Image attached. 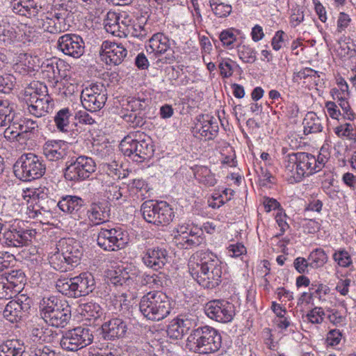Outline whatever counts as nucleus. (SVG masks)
Masks as SVG:
<instances>
[{
	"label": "nucleus",
	"mask_w": 356,
	"mask_h": 356,
	"mask_svg": "<svg viewBox=\"0 0 356 356\" xmlns=\"http://www.w3.org/2000/svg\"><path fill=\"white\" fill-rule=\"evenodd\" d=\"M81 100L83 106L87 111H99L107 100L106 89L102 83H92L82 90Z\"/></svg>",
	"instance_id": "f8f14e48"
},
{
	"label": "nucleus",
	"mask_w": 356,
	"mask_h": 356,
	"mask_svg": "<svg viewBox=\"0 0 356 356\" xmlns=\"http://www.w3.org/2000/svg\"><path fill=\"white\" fill-rule=\"evenodd\" d=\"M308 259L311 268H318L327 261V256L323 249L316 248L309 254Z\"/></svg>",
	"instance_id": "37998d69"
},
{
	"label": "nucleus",
	"mask_w": 356,
	"mask_h": 356,
	"mask_svg": "<svg viewBox=\"0 0 356 356\" xmlns=\"http://www.w3.org/2000/svg\"><path fill=\"white\" fill-rule=\"evenodd\" d=\"M203 241V238L200 235H186L181 236V238H178L179 243L182 245L183 248L188 249L193 247H197L200 245Z\"/></svg>",
	"instance_id": "864d4df0"
},
{
	"label": "nucleus",
	"mask_w": 356,
	"mask_h": 356,
	"mask_svg": "<svg viewBox=\"0 0 356 356\" xmlns=\"http://www.w3.org/2000/svg\"><path fill=\"white\" fill-rule=\"evenodd\" d=\"M19 291V287L15 289L10 283L6 280L0 281V299L11 298L15 293Z\"/></svg>",
	"instance_id": "13d9d810"
},
{
	"label": "nucleus",
	"mask_w": 356,
	"mask_h": 356,
	"mask_svg": "<svg viewBox=\"0 0 356 356\" xmlns=\"http://www.w3.org/2000/svg\"><path fill=\"white\" fill-rule=\"evenodd\" d=\"M46 165L41 157L33 153L23 154L14 165L15 176L22 181H29L42 177Z\"/></svg>",
	"instance_id": "6e6552de"
},
{
	"label": "nucleus",
	"mask_w": 356,
	"mask_h": 356,
	"mask_svg": "<svg viewBox=\"0 0 356 356\" xmlns=\"http://www.w3.org/2000/svg\"><path fill=\"white\" fill-rule=\"evenodd\" d=\"M232 63H234L231 59L226 58L222 59L218 65L220 74L224 78L230 77L234 72Z\"/></svg>",
	"instance_id": "69168bd1"
},
{
	"label": "nucleus",
	"mask_w": 356,
	"mask_h": 356,
	"mask_svg": "<svg viewBox=\"0 0 356 356\" xmlns=\"http://www.w3.org/2000/svg\"><path fill=\"white\" fill-rule=\"evenodd\" d=\"M140 211L146 222L157 226L168 225L175 216L171 206L165 201H145Z\"/></svg>",
	"instance_id": "1a4fd4ad"
},
{
	"label": "nucleus",
	"mask_w": 356,
	"mask_h": 356,
	"mask_svg": "<svg viewBox=\"0 0 356 356\" xmlns=\"http://www.w3.org/2000/svg\"><path fill=\"white\" fill-rule=\"evenodd\" d=\"M317 75V71L310 68L305 67L299 72H295L293 76V81L294 82H298L300 80L306 79L308 78H312V76H315Z\"/></svg>",
	"instance_id": "338daca9"
},
{
	"label": "nucleus",
	"mask_w": 356,
	"mask_h": 356,
	"mask_svg": "<svg viewBox=\"0 0 356 356\" xmlns=\"http://www.w3.org/2000/svg\"><path fill=\"white\" fill-rule=\"evenodd\" d=\"M20 124L14 122V120L8 124V127L4 131V137L8 140H19L18 138L20 137L23 132L20 130Z\"/></svg>",
	"instance_id": "603ef678"
},
{
	"label": "nucleus",
	"mask_w": 356,
	"mask_h": 356,
	"mask_svg": "<svg viewBox=\"0 0 356 356\" xmlns=\"http://www.w3.org/2000/svg\"><path fill=\"white\" fill-rule=\"evenodd\" d=\"M42 73L44 77H46L49 81H56V82L58 81V79L61 77H64V74H60V70L58 67V64L57 62H47V63H44L42 65Z\"/></svg>",
	"instance_id": "79ce46f5"
},
{
	"label": "nucleus",
	"mask_w": 356,
	"mask_h": 356,
	"mask_svg": "<svg viewBox=\"0 0 356 356\" xmlns=\"http://www.w3.org/2000/svg\"><path fill=\"white\" fill-rule=\"evenodd\" d=\"M11 3L14 12L23 16L36 18L42 13V7L34 0H12Z\"/></svg>",
	"instance_id": "bb28decb"
},
{
	"label": "nucleus",
	"mask_w": 356,
	"mask_h": 356,
	"mask_svg": "<svg viewBox=\"0 0 356 356\" xmlns=\"http://www.w3.org/2000/svg\"><path fill=\"white\" fill-rule=\"evenodd\" d=\"M108 17L111 20L112 19H114L115 21L113 23L107 22L105 24L106 29L108 32H111L114 33L115 31H119V29L121 28L120 23H122V24H126V22L124 20H121V18L116 15L115 13H111L108 14Z\"/></svg>",
	"instance_id": "680f3d73"
},
{
	"label": "nucleus",
	"mask_w": 356,
	"mask_h": 356,
	"mask_svg": "<svg viewBox=\"0 0 356 356\" xmlns=\"http://www.w3.org/2000/svg\"><path fill=\"white\" fill-rule=\"evenodd\" d=\"M110 284L113 286H129L131 284L134 280L137 278V276H134V274L131 275H129V273L126 270H111L108 273Z\"/></svg>",
	"instance_id": "473e14b6"
},
{
	"label": "nucleus",
	"mask_w": 356,
	"mask_h": 356,
	"mask_svg": "<svg viewBox=\"0 0 356 356\" xmlns=\"http://www.w3.org/2000/svg\"><path fill=\"white\" fill-rule=\"evenodd\" d=\"M333 259L341 267L347 268L352 264L351 257L345 250L336 252L333 254Z\"/></svg>",
	"instance_id": "052dcab7"
},
{
	"label": "nucleus",
	"mask_w": 356,
	"mask_h": 356,
	"mask_svg": "<svg viewBox=\"0 0 356 356\" xmlns=\"http://www.w3.org/2000/svg\"><path fill=\"white\" fill-rule=\"evenodd\" d=\"M71 111L68 108H64L57 112L54 117V122L57 129L62 132H67L70 129Z\"/></svg>",
	"instance_id": "4c0bfd02"
},
{
	"label": "nucleus",
	"mask_w": 356,
	"mask_h": 356,
	"mask_svg": "<svg viewBox=\"0 0 356 356\" xmlns=\"http://www.w3.org/2000/svg\"><path fill=\"white\" fill-rule=\"evenodd\" d=\"M139 309L147 319L159 321L170 314L172 307L165 294L160 291H151L141 298Z\"/></svg>",
	"instance_id": "20e7f679"
},
{
	"label": "nucleus",
	"mask_w": 356,
	"mask_h": 356,
	"mask_svg": "<svg viewBox=\"0 0 356 356\" xmlns=\"http://www.w3.org/2000/svg\"><path fill=\"white\" fill-rule=\"evenodd\" d=\"M119 147L125 156L131 157L136 162L150 158L154 152L149 137L140 131L130 133L125 136Z\"/></svg>",
	"instance_id": "39448f33"
},
{
	"label": "nucleus",
	"mask_w": 356,
	"mask_h": 356,
	"mask_svg": "<svg viewBox=\"0 0 356 356\" xmlns=\"http://www.w3.org/2000/svg\"><path fill=\"white\" fill-rule=\"evenodd\" d=\"M29 356H56V353L49 346L41 344L32 346Z\"/></svg>",
	"instance_id": "bf43d9fd"
},
{
	"label": "nucleus",
	"mask_w": 356,
	"mask_h": 356,
	"mask_svg": "<svg viewBox=\"0 0 356 356\" xmlns=\"http://www.w3.org/2000/svg\"><path fill=\"white\" fill-rule=\"evenodd\" d=\"M87 215L90 222L94 225L103 224L109 218V209L104 202H92L87 211Z\"/></svg>",
	"instance_id": "cd10ccee"
},
{
	"label": "nucleus",
	"mask_w": 356,
	"mask_h": 356,
	"mask_svg": "<svg viewBox=\"0 0 356 356\" xmlns=\"http://www.w3.org/2000/svg\"><path fill=\"white\" fill-rule=\"evenodd\" d=\"M194 176L197 182L206 187L214 186L217 184L216 175L207 166H195Z\"/></svg>",
	"instance_id": "c756f323"
},
{
	"label": "nucleus",
	"mask_w": 356,
	"mask_h": 356,
	"mask_svg": "<svg viewBox=\"0 0 356 356\" xmlns=\"http://www.w3.org/2000/svg\"><path fill=\"white\" fill-rule=\"evenodd\" d=\"M58 208L74 220H79L85 214V201L76 195H66L58 202Z\"/></svg>",
	"instance_id": "4be33fe9"
},
{
	"label": "nucleus",
	"mask_w": 356,
	"mask_h": 356,
	"mask_svg": "<svg viewBox=\"0 0 356 356\" xmlns=\"http://www.w3.org/2000/svg\"><path fill=\"white\" fill-rule=\"evenodd\" d=\"M98 245L104 250L117 251L128 243L127 234L120 228L101 227L97 238Z\"/></svg>",
	"instance_id": "9b49d317"
},
{
	"label": "nucleus",
	"mask_w": 356,
	"mask_h": 356,
	"mask_svg": "<svg viewBox=\"0 0 356 356\" xmlns=\"http://www.w3.org/2000/svg\"><path fill=\"white\" fill-rule=\"evenodd\" d=\"M209 3L213 13L219 17H225L232 13L231 5L221 3L219 0H211Z\"/></svg>",
	"instance_id": "49530a36"
},
{
	"label": "nucleus",
	"mask_w": 356,
	"mask_h": 356,
	"mask_svg": "<svg viewBox=\"0 0 356 356\" xmlns=\"http://www.w3.org/2000/svg\"><path fill=\"white\" fill-rule=\"evenodd\" d=\"M5 280L10 283V285L15 289L19 287L20 289L22 284L25 281V275L21 270H14L8 274Z\"/></svg>",
	"instance_id": "3c124183"
},
{
	"label": "nucleus",
	"mask_w": 356,
	"mask_h": 356,
	"mask_svg": "<svg viewBox=\"0 0 356 356\" xmlns=\"http://www.w3.org/2000/svg\"><path fill=\"white\" fill-rule=\"evenodd\" d=\"M143 263L155 270L163 268L168 261V251L161 247L147 248L143 257Z\"/></svg>",
	"instance_id": "b1692460"
},
{
	"label": "nucleus",
	"mask_w": 356,
	"mask_h": 356,
	"mask_svg": "<svg viewBox=\"0 0 356 356\" xmlns=\"http://www.w3.org/2000/svg\"><path fill=\"white\" fill-rule=\"evenodd\" d=\"M56 250L63 252L71 268L76 266L82 256V247L74 238H61L56 245Z\"/></svg>",
	"instance_id": "6ab92c4d"
},
{
	"label": "nucleus",
	"mask_w": 356,
	"mask_h": 356,
	"mask_svg": "<svg viewBox=\"0 0 356 356\" xmlns=\"http://www.w3.org/2000/svg\"><path fill=\"white\" fill-rule=\"evenodd\" d=\"M214 118L209 115H199L193 128L195 137L200 139L212 140L217 135L218 126Z\"/></svg>",
	"instance_id": "a211bd4d"
},
{
	"label": "nucleus",
	"mask_w": 356,
	"mask_h": 356,
	"mask_svg": "<svg viewBox=\"0 0 356 356\" xmlns=\"http://www.w3.org/2000/svg\"><path fill=\"white\" fill-rule=\"evenodd\" d=\"M16 79L10 74L0 76V92L9 93L15 84Z\"/></svg>",
	"instance_id": "5fc2aeb1"
},
{
	"label": "nucleus",
	"mask_w": 356,
	"mask_h": 356,
	"mask_svg": "<svg viewBox=\"0 0 356 356\" xmlns=\"http://www.w3.org/2000/svg\"><path fill=\"white\" fill-rule=\"evenodd\" d=\"M127 31L134 37L140 40L145 39L148 34V31L145 28V24L139 21H134L131 24L127 25Z\"/></svg>",
	"instance_id": "09e8293b"
},
{
	"label": "nucleus",
	"mask_w": 356,
	"mask_h": 356,
	"mask_svg": "<svg viewBox=\"0 0 356 356\" xmlns=\"http://www.w3.org/2000/svg\"><path fill=\"white\" fill-rule=\"evenodd\" d=\"M43 154L45 157L52 161L63 159L66 153V143L63 140H48L43 145Z\"/></svg>",
	"instance_id": "a878e982"
},
{
	"label": "nucleus",
	"mask_w": 356,
	"mask_h": 356,
	"mask_svg": "<svg viewBox=\"0 0 356 356\" xmlns=\"http://www.w3.org/2000/svg\"><path fill=\"white\" fill-rule=\"evenodd\" d=\"M14 104L8 99H0V127H6L15 119Z\"/></svg>",
	"instance_id": "f704fd0d"
},
{
	"label": "nucleus",
	"mask_w": 356,
	"mask_h": 356,
	"mask_svg": "<svg viewBox=\"0 0 356 356\" xmlns=\"http://www.w3.org/2000/svg\"><path fill=\"white\" fill-rule=\"evenodd\" d=\"M205 313L212 320L228 323L235 315V307L234 304L225 300H213L207 303Z\"/></svg>",
	"instance_id": "4468645a"
},
{
	"label": "nucleus",
	"mask_w": 356,
	"mask_h": 356,
	"mask_svg": "<svg viewBox=\"0 0 356 356\" xmlns=\"http://www.w3.org/2000/svg\"><path fill=\"white\" fill-rule=\"evenodd\" d=\"M49 262L54 269L61 272H66L71 268L66 257L58 250L49 256Z\"/></svg>",
	"instance_id": "58836bf2"
},
{
	"label": "nucleus",
	"mask_w": 356,
	"mask_h": 356,
	"mask_svg": "<svg viewBox=\"0 0 356 356\" xmlns=\"http://www.w3.org/2000/svg\"><path fill=\"white\" fill-rule=\"evenodd\" d=\"M147 51L156 55L165 54V59L171 63L175 59L173 49L170 47V40L163 33L154 34L149 40Z\"/></svg>",
	"instance_id": "aec40b11"
},
{
	"label": "nucleus",
	"mask_w": 356,
	"mask_h": 356,
	"mask_svg": "<svg viewBox=\"0 0 356 356\" xmlns=\"http://www.w3.org/2000/svg\"><path fill=\"white\" fill-rule=\"evenodd\" d=\"M92 340L93 335L89 328L77 327L63 334L60 346L65 350L76 351L90 345Z\"/></svg>",
	"instance_id": "ddd939ff"
},
{
	"label": "nucleus",
	"mask_w": 356,
	"mask_h": 356,
	"mask_svg": "<svg viewBox=\"0 0 356 356\" xmlns=\"http://www.w3.org/2000/svg\"><path fill=\"white\" fill-rule=\"evenodd\" d=\"M31 309V300L22 296L17 300L10 301L3 311V317L11 323L22 320Z\"/></svg>",
	"instance_id": "dca6fc26"
},
{
	"label": "nucleus",
	"mask_w": 356,
	"mask_h": 356,
	"mask_svg": "<svg viewBox=\"0 0 356 356\" xmlns=\"http://www.w3.org/2000/svg\"><path fill=\"white\" fill-rule=\"evenodd\" d=\"M220 40L222 45L229 49H233V44L236 40V35L234 34V29L223 30L219 35Z\"/></svg>",
	"instance_id": "6e6d98bb"
},
{
	"label": "nucleus",
	"mask_w": 356,
	"mask_h": 356,
	"mask_svg": "<svg viewBox=\"0 0 356 356\" xmlns=\"http://www.w3.org/2000/svg\"><path fill=\"white\" fill-rule=\"evenodd\" d=\"M316 157L307 152L289 154L284 159L286 172L296 181L315 172Z\"/></svg>",
	"instance_id": "0eeeda50"
},
{
	"label": "nucleus",
	"mask_w": 356,
	"mask_h": 356,
	"mask_svg": "<svg viewBox=\"0 0 356 356\" xmlns=\"http://www.w3.org/2000/svg\"><path fill=\"white\" fill-rule=\"evenodd\" d=\"M0 243L8 247H21L24 244L25 238L19 231L5 227Z\"/></svg>",
	"instance_id": "72a5a7b5"
},
{
	"label": "nucleus",
	"mask_w": 356,
	"mask_h": 356,
	"mask_svg": "<svg viewBox=\"0 0 356 356\" xmlns=\"http://www.w3.org/2000/svg\"><path fill=\"white\" fill-rule=\"evenodd\" d=\"M139 279L142 284L149 286L150 288L158 289L163 285L162 277L156 273H144Z\"/></svg>",
	"instance_id": "de8ad7c7"
},
{
	"label": "nucleus",
	"mask_w": 356,
	"mask_h": 356,
	"mask_svg": "<svg viewBox=\"0 0 356 356\" xmlns=\"http://www.w3.org/2000/svg\"><path fill=\"white\" fill-rule=\"evenodd\" d=\"M30 337L35 342H48L51 330L39 324H33L29 327Z\"/></svg>",
	"instance_id": "ea45409f"
},
{
	"label": "nucleus",
	"mask_w": 356,
	"mask_h": 356,
	"mask_svg": "<svg viewBox=\"0 0 356 356\" xmlns=\"http://www.w3.org/2000/svg\"><path fill=\"white\" fill-rule=\"evenodd\" d=\"M222 339L220 334L213 327L203 326L192 331L188 337L186 346L200 354H210L219 350Z\"/></svg>",
	"instance_id": "7ed1b4c3"
},
{
	"label": "nucleus",
	"mask_w": 356,
	"mask_h": 356,
	"mask_svg": "<svg viewBox=\"0 0 356 356\" xmlns=\"http://www.w3.org/2000/svg\"><path fill=\"white\" fill-rule=\"evenodd\" d=\"M342 333L339 330L333 329L328 332L326 337V343L329 346H335L340 343Z\"/></svg>",
	"instance_id": "0e129e2a"
},
{
	"label": "nucleus",
	"mask_w": 356,
	"mask_h": 356,
	"mask_svg": "<svg viewBox=\"0 0 356 356\" xmlns=\"http://www.w3.org/2000/svg\"><path fill=\"white\" fill-rule=\"evenodd\" d=\"M102 49V58L106 64L109 65L120 64L127 54V51L122 44L110 41H104Z\"/></svg>",
	"instance_id": "5701e85b"
},
{
	"label": "nucleus",
	"mask_w": 356,
	"mask_h": 356,
	"mask_svg": "<svg viewBox=\"0 0 356 356\" xmlns=\"http://www.w3.org/2000/svg\"><path fill=\"white\" fill-rule=\"evenodd\" d=\"M191 325V321L187 318H177L173 319L168 327V336L174 339H181L188 333Z\"/></svg>",
	"instance_id": "c85d7f7f"
},
{
	"label": "nucleus",
	"mask_w": 356,
	"mask_h": 356,
	"mask_svg": "<svg viewBox=\"0 0 356 356\" xmlns=\"http://www.w3.org/2000/svg\"><path fill=\"white\" fill-rule=\"evenodd\" d=\"M238 54L239 58L246 63H253L257 58L254 49L248 45L239 46Z\"/></svg>",
	"instance_id": "8fccbe9b"
},
{
	"label": "nucleus",
	"mask_w": 356,
	"mask_h": 356,
	"mask_svg": "<svg viewBox=\"0 0 356 356\" xmlns=\"http://www.w3.org/2000/svg\"><path fill=\"white\" fill-rule=\"evenodd\" d=\"M334 133L339 138L356 141V127L350 123H345L334 128Z\"/></svg>",
	"instance_id": "c03bdc74"
},
{
	"label": "nucleus",
	"mask_w": 356,
	"mask_h": 356,
	"mask_svg": "<svg viewBox=\"0 0 356 356\" xmlns=\"http://www.w3.org/2000/svg\"><path fill=\"white\" fill-rule=\"evenodd\" d=\"M78 312L86 321H95L102 316L103 314V309L99 304L93 302H89L81 304L79 306Z\"/></svg>",
	"instance_id": "7c9ffc66"
},
{
	"label": "nucleus",
	"mask_w": 356,
	"mask_h": 356,
	"mask_svg": "<svg viewBox=\"0 0 356 356\" xmlns=\"http://www.w3.org/2000/svg\"><path fill=\"white\" fill-rule=\"evenodd\" d=\"M102 328L105 339L114 340L125 336L127 332V324L122 318L116 317L105 322Z\"/></svg>",
	"instance_id": "393cba45"
},
{
	"label": "nucleus",
	"mask_w": 356,
	"mask_h": 356,
	"mask_svg": "<svg viewBox=\"0 0 356 356\" xmlns=\"http://www.w3.org/2000/svg\"><path fill=\"white\" fill-rule=\"evenodd\" d=\"M121 187L118 185H111L107 191L108 198L111 201H117L122 200L123 202L127 200V197L124 196L121 191Z\"/></svg>",
	"instance_id": "e2e57ef3"
},
{
	"label": "nucleus",
	"mask_w": 356,
	"mask_h": 356,
	"mask_svg": "<svg viewBox=\"0 0 356 356\" xmlns=\"http://www.w3.org/2000/svg\"><path fill=\"white\" fill-rule=\"evenodd\" d=\"M95 170L96 163L91 157L79 156L66 165L64 177L70 181L80 182L89 178Z\"/></svg>",
	"instance_id": "9d476101"
},
{
	"label": "nucleus",
	"mask_w": 356,
	"mask_h": 356,
	"mask_svg": "<svg viewBox=\"0 0 356 356\" xmlns=\"http://www.w3.org/2000/svg\"><path fill=\"white\" fill-rule=\"evenodd\" d=\"M19 42L24 44H29L35 42L38 38V33L34 27L27 26L26 24H20L19 26Z\"/></svg>",
	"instance_id": "a19ab883"
},
{
	"label": "nucleus",
	"mask_w": 356,
	"mask_h": 356,
	"mask_svg": "<svg viewBox=\"0 0 356 356\" xmlns=\"http://www.w3.org/2000/svg\"><path fill=\"white\" fill-rule=\"evenodd\" d=\"M56 288L62 294L70 298H79L88 295L95 289V280L89 273H82L71 278H60Z\"/></svg>",
	"instance_id": "423d86ee"
},
{
	"label": "nucleus",
	"mask_w": 356,
	"mask_h": 356,
	"mask_svg": "<svg viewBox=\"0 0 356 356\" xmlns=\"http://www.w3.org/2000/svg\"><path fill=\"white\" fill-rule=\"evenodd\" d=\"M188 268L193 278L204 288L214 289L222 282V262L211 252L194 253L190 258Z\"/></svg>",
	"instance_id": "f257e3e1"
},
{
	"label": "nucleus",
	"mask_w": 356,
	"mask_h": 356,
	"mask_svg": "<svg viewBox=\"0 0 356 356\" xmlns=\"http://www.w3.org/2000/svg\"><path fill=\"white\" fill-rule=\"evenodd\" d=\"M14 261V256L7 252H0V271L8 268Z\"/></svg>",
	"instance_id": "774afa93"
},
{
	"label": "nucleus",
	"mask_w": 356,
	"mask_h": 356,
	"mask_svg": "<svg viewBox=\"0 0 356 356\" xmlns=\"http://www.w3.org/2000/svg\"><path fill=\"white\" fill-rule=\"evenodd\" d=\"M304 133L316 134L322 131L323 126L321 119L314 112H309L303 120Z\"/></svg>",
	"instance_id": "c9c22d12"
},
{
	"label": "nucleus",
	"mask_w": 356,
	"mask_h": 356,
	"mask_svg": "<svg viewBox=\"0 0 356 356\" xmlns=\"http://www.w3.org/2000/svg\"><path fill=\"white\" fill-rule=\"evenodd\" d=\"M40 316L48 325L64 327L71 318V308L65 300L55 296H44L39 302Z\"/></svg>",
	"instance_id": "f03ea898"
},
{
	"label": "nucleus",
	"mask_w": 356,
	"mask_h": 356,
	"mask_svg": "<svg viewBox=\"0 0 356 356\" xmlns=\"http://www.w3.org/2000/svg\"><path fill=\"white\" fill-rule=\"evenodd\" d=\"M22 197L27 202L31 201L32 203L39 202L40 200H44L47 195L42 191L41 188H26L24 190Z\"/></svg>",
	"instance_id": "a18cd8bd"
},
{
	"label": "nucleus",
	"mask_w": 356,
	"mask_h": 356,
	"mask_svg": "<svg viewBox=\"0 0 356 356\" xmlns=\"http://www.w3.org/2000/svg\"><path fill=\"white\" fill-rule=\"evenodd\" d=\"M325 314L322 307H315L310 310L306 315L308 321L314 324H321L323 323Z\"/></svg>",
	"instance_id": "4d7b16f0"
},
{
	"label": "nucleus",
	"mask_w": 356,
	"mask_h": 356,
	"mask_svg": "<svg viewBox=\"0 0 356 356\" xmlns=\"http://www.w3.org/2000/svg\"><path fill=\"white\" fill-rule=\"evenodd\" d=\"M24 351L23 342L18 339L7 340L0 344V356H22Z\"/></svg>",
	"instance_id": "2f4dec72"
},
{
	"label": "nucleus",
	"mask_w": 356,
	"mask_h": 356,
	"mask_svg": "<svg viewBox=\"0 0 356 356\" xmlns=\"http://www.w3.org/2000/svg\"><path fill=\"white\" fill-rule=\"evenodd\" d=\"M35 26L51 34H59L68 30L69 25L61 13H40L35 19Z\"/></svg>",
	"instance_id": "2eb2a0df"
},
{
	"label": "nucleus",
	"mask_w": 356,
	"mask_h": 356,
	"mask_svg": "<svg viewBox=\"0 0 356 356\" xmlns=\"http://www.w3.org/2000/svg\"><path fill=\"white\" fill-rule=\"evenodd\" d=\"M26 101L29 112L36 118L44 116L52 109V100L47 95H41L34 92Z\"/></svg>",
	"instance_id": "412c9836"
},
{
	"label": "nucleus",
	"mask_w": 356,
	"mask_h": 356,
	"mask_svg": "<svg viewBox=\"0 0 356 356\" xmlns=\"http://www.w3.org/2000/svg\"><path fill=\"white\" fill-rule=\"evenodd\" d=\"M19 26L10 25L9 23H5L3 29L0 34V40L5 44H10L19 42Z\"/></svg>",
	"instance_id": "e433bc0d"
},
{
	"label": "nucleus",
	"mask_w": 356,
	"mask_h": 356,
	"mask_svg": "<svg viewBox=\"0 0 356 356\" xmlns=\"http://www.w3.org/2000/svg\"><path fill=\"white\" fill-rule=\"evenodd\" d=\"M57 47L65 55L79 58L84 53L85 45L82 38L76 34H65L57 42Z\"/></svg>",
	"instance_id": "f3484780"
}]
</instances>
